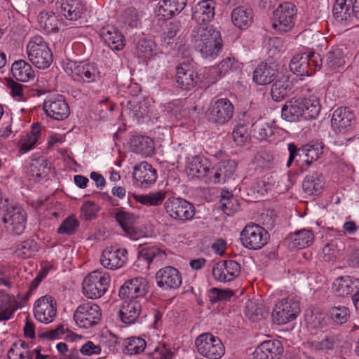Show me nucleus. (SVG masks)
<instances>
[{
  "label": "nucleus",
  "mask_w": 359,
  "mask_h": 359,
  "mask_svg": "<svg viewBox=\"0 0 359 359\" xmlns=\"http://www.w3.org/2000/svg\"><path fill=\"white\" fill-rule=\"evenodd\" d=\"M231 21L238 28L245 29L252 22L253 15L251 9L244 6H238L231 12Z\"/></svg>",
  "instance_id": "nucleus-37"
},
{
  "label": "nucleus",
  "mask_w": 359,
  "mask_h": 359,
  "mask_svg": "<svg viewBox=\"0 0 359 359\" xmlns=\"http://www.w3.org/2000/svg\"><path fill=\"white\" fill-rule=\"evenodd\" d=\"M233 294L234 292L229 289L213 287L208 291L209 299L212 303L229 300Z\"/></svg>",
  "instance_id": "nucleus-59"
},
{
  "label": "nucleus",
  "mask_w": 359,
  "mask_h": 359,
  "mask_svg": "<svg viewBox=\"0 0 359 359\" xmlns=\"http://www.w3.org/2000/svg\"><path fill=\"white\" fill-rule=\"evenodd\" d=\"M63 15L69 20H76L86 11V6L81 0H64L61 4Z\"/></svg>",
  "instance_id": "nucleus-33"
},
{
  "label": "nucleus",
  "mask_w": 359,
  "mask_h": 359,
  "mask_svg": "<svg viewBox=\"0 0 359 359\" xmlns=\"http://www.w3.org/2000/svg\"><path fill=\"white\" fill-rule=\"evenodd\" d=\"M244 312L250 320L255 321L264 318L266 310L262 303L250 299L245 303Z\"/></svg>",
  "instance_id": "nucleus-47"
},
{
  "label": "nucleus",
  "mask_w": 359,
  "mask_h": 359,
  "mask_svg": "<svg viewBox=\"0 0 359 359\" xmlns=\"http://www.w3.org/2000/svg\"><path fill=\"white\" fill-rule=\"evenodd\" d=\"M41 135V128L39 124L34 123L29 133L21 136L18 143L20 151L22 154L33 149Z\"/></svg>",
  "instance_id": "nucleus-34"
},
{
  "label": "nucleus",
  "mask_w": 359,
  "mask_h": 359,
  "mask_svg": "<svg viewBox=\"0 0 359 359\" xmlns=\"http://www.w3.org/2000/svg\"><path fill=\"white\" fill-rule=\"evenodd\" d=\"M278 69L274 62H262L255 69L252 81L257 85H268L278 77Z\"/></svg>",
  "instance_id": "nucleus-22"
},
{
  "label": "nucleus",
  "mask_w": 359,
  "mask_h": 359,
  "mask_svg": "<svg viewBox=\"0 0 359 359\" xmlns=\"http://www.w3.org/2000/svg\"><path fill=\"white\" fill-rule=\"evenodd\" d=\"M166 214L171 219L184 224L194 218L196 208L193 203L180 197H170L163 203Z\"/></svg>",
  "instance_id": "nucleus-5"
},
{
  "label": "nucleus",
  "mask_w": 359,
  "mask_h": 359,
  "mask_svg": "<svg viewBox=\"0 0 359 359\" xmlns=\"http://www.w3.org/2000/svg\"><path fill=\"white\" fill-rule=\"evenodd\" d=\"M79 226V222L74 216H69L60 224L57 233L72 235L75 233Z\"/></svg>",
  "instance_id": "nucleus-61"
},
{
  "label": "nucleus",
  "mask_w": 359,
  "mask_h": 359,
  "mask_svg": "<svg viewBox=\"0 0 359 359\" xmlns=\"http://www.w3.org/2000/svg\"><path fill=\"white\" fill-rule=\"evenodd\" d=\"M111 281L107 272L95 270L88 273L83 281V293L89 299H97L107 291Z\"/></svg>",
  "instance_id": "nucleus-4"
},
{
  "label": "nucleus",
  "mask_w": 359,
  "mask_h": 359,
  "mask_svg": "<svg viewBox=\"0 0 359 359\" xmlns=\"http://www.w3.org/2000/svg\"><path fill=\"white\" fill-rule=\"evenodd\" d=\"M69 76L76 81L95 82L100 78V72L95 63H69Z\"/></svg>",
  "instance_id": "nucleus-14"
},
{
  "label": "nucleus",
  "mask_w": 359,
  "mask_h": 359,
  "mask_svg": "<svg viewBox=\"0 0 359 359\" xmlns=\"http://www.w3.org/2000/svg\"><path fill=\"white\" fill-rule=\"evenodd\" d=\"M27 53L29 60L38 69H47L53 62V53L47 42L39 35L30 39Z\"/></svg>",
  "instance_id": "nucleus-2"
},
{
  "label": "nucleus",
  "mask_w": 359,
  "mask_h": 359,
  "mask_svg": "<svg viewBox=\"0 0 359 359\" xmlns=\"http://www.w3.org/2000/svg\"><path fill=\"white\" fill-rule=\"evenodd\" d=\"M324 144L322 142H316L313 144H307L302 147V155H304V163L310 165L316 161L323 153Z\"/></svg>",
  "instance_id": "nucleus-46"
},
{
  "label": "nucleus",
  "mask_w": 359,
  "mask_h": 359,
  "mask_svg": "<svg viewBox=\"0 0 359 359\" xmlns=\"http://www.w3.org/2000/svg\"><path fill=\"white\" fill-rule=\"evenodd\" d=\"M136 52L139 57L150 58L158 53L156 43L149 39H140L136 43Z\"/></svg>",
  "instance_id": "nucleus-45"
},
{
  "label": "nucleus",
  "mask_w": 359,
  "mask_h": 359,
  "mask_svg": "<svg viewBox=\"0 0 359 359\" xmlns=\"http://www.w3.org/2000/svg\"><path fill=\"white\" fill-rule=\"evenodd\" d=\"M330 318L337 325H341L347 322L349 318V310L344 306L332 307L330 311Z\"/></svg>",
  "instance_id": "nucleus-55"
},
{
  "label": "nucleus",
  "mask_w": 359,
  "mask_h": 359,
  "mask_svg": "<svg viewBox=\"0 0 359 359\" xmlns=\"http://www.w3.org/2000/svg\"><path fill=\"white\" fill-rule=\"evenodd\" d=\"M148 292V283L142 277L126 280L119 290V297L126 300H137Z\"/></svg>",
  "instance_id": "nucleus-16"
},
{
  "label": "nucleus",
  "mask_w": 359,
  "mask_h": 359,
  "mask_svg": "<svg viewBox=\"0 0 359 359\" xmlns=\"http://www.w3.org/2000/svg\"><path fill=\"white\" fill-rule=\"evenodd\" d=\"M358 280L351 276L337 278L332 284V289L339 296H346L355 292Z\"/></svg>",
  "instance_id": "nucleus-38"
},
{
  "label": "nucleus",
  "mask_w": 359,
  "mask_h": 359,
  "mask_svg": "<svg viewBox=\"0 0 359 359\" xmlns=\"http://www.w3.org/2000/svg\"><path fill=\"white\" fill-rule=\"evenodd\" d=\"M315 238V236L311 229H303L290 233L287 240L291 248H304L310 246Z\"/></svg>",
  "instance_id": "nucleus-32"
},
{
  "label": "nucleus",
  "mask_w": 359,
  "mask_h": 359,
  "mask_svg": "<svg viewBox=\"0 0 359 359\" xmlns=\"http://www.w3.org/2000/svg\"><path fill=\"white\" fill-rule=\"evenodd\" d=\"M56 313V303L51 296H43L35 302L34 315L39 322L50 323L53 321Z\"/></svg>",
  "instance_id": "nucleus-17"
},
{
  "label": "nucleus",
  "mask_w": 359,
  "mask_h": 359,
  "mask_svg": "<svg viewBox=\"0 0 359 359\" xmlns=\"http://www.w3.org/2000/svg\"><path fill=\"white\" fill-rule=\"evenodd\" d=\"M8 357L9 359H33L34 350H21L18 344H13L8 351Z\"/></svg>",
  "instance_id": "nucleus-62"
},
{
  "label": "nucleus",
  "mask_w": 359,
  "mask_h": 359,
  "mask_svg": "<svg viewBox=\"0 0 359 359\" xmlns=\"http://www.w3.org/2000/svg\"><path fill=\"white\" fill-rule=\"evenodd\" d=\"M126 353L130 355L139 354L146 348V341L141 337H132L124 342Z\"/></svg>",
  "instance_id": "nucleus-53"
},
{
  "label": "nucleus",
  "mask_w": 359,
  "mask_h": 359,
  "mask_svg": "<svg viewBox=\"0 0 359 359\" xmlns=\"http://www.w3.org/2000/svg\"><path fill=\"white\" fill-rule=\"evenodd\" d=\"M354 115L348 108L340 107L337 109L332 114V126L335 131L343 133L351 127Z\"/></svg>",
  "instance_id": "nucleus-27"
},
{
  "label": "nucleus",
  "mask_w": 359,
  "mask_h": 359,
  "mask_svg": "<svg viewBox=\"0 0 359 359\" xmlns=\"http://www.w3.org/2000/svg\"><path fill=\"white\" fill-rule=\"evenodd\" d=\"M297 15L296 6L291 2H285L273 11L272 27L278 33H285L292 29Z\"/></svg>",
  "instance_id": "nucleus-10"
},
{
  "label": "nucleus",
  "mask_w": 359,
  "mask_h": 359,
  "mask_svg": "<svg viewBox=\"0 0 359 359\" xmlns=\"http://www.w3.org/2000/svg\"><path fill=\"white\" fill-rule=\"evenodd\" d=\"M43 109L46 114L57 121L64 120L69 114V107L62 96H50L45 100Z\"/></svg>",
  "instance_id": "nucleus-20"
},
{
  "label": "nucleus",
  "mask_w": 359,
  "mask_h": 359,
  "mask_svg": "<svg viewBox=\"0 0 359 359\" xmlns=\"http://www.w3.org/2000/svg\"><path fill=\"white\" fill-rule=\"evenodd\" d=\"M299 313V302L294 297L288 296L276 303L272 312V320L275 324L284 325L295 320Z\"/></svg>",
  "instance_id": "nucleus-8"
},
{
  "label": "nucleus",
  "mask_w": 359,
  "mask_h": 359,
  "mask_svg": "<svg viewBox=\"0 0 359 359\" xmlns=\"http://www.w3.org/2000/svg\"><path fill=\"white\" fill-rule=\"evenodd\" d=\"M50 168L44 160H39L29 165V175L34 180L39 181L45 179L50 172Z\"/></svg>",
  "instance_id": "nucleus-51"
},
{
  "label": "nucleus",
  "mask_w": 359,
  "mask_h": 359,
  "mask_svg": "<svg viewBox=\"0 0 359 359\" xmlns=\"http://www.w3.org/2000/svg\"><path fill=\"white\" fill-rule=\"evenodd\" d=\"M157 285L165 290H175L182 284L180 272L173 266H165L156 273Z\"/></svg>",
  "instance_id": "nucleus-18"
},
{
  "label": "nucleus",
  "mask_w": 359,
  "mask_h": 359,
  "mask_svg": "<svg viewBox=\"0 0 359 359\" xmlns=\"http://www.w3.org/2000/svg\"><path fill=\"white\" fill-rule=\"evenodd\" d=\"M323 64L320 55L314 52L297 54L290 63V70L299 76H311L320 69Z\"/></svg>",
  "instance_id": "nucleus-7"
},
{
  "label": "nucleus",
  "mask_w": 359,
  "mask_h": 359,
  "mask_svg": "<svg viewBox=\"0 0 359 359\" xmlns=\"http://www.w3.org/2000/svg\"><path fill=\"white\" fill-rule=\"evenodd\" d=\"M333 17L340 23L352 22L354 19L352 0H336L332 8Z\"/></svg>",
  "instance_id": "nucleus-28"
},
{
  "label": "nucleus",
  "mask_w": 359,
  "mask_h": 359,
  "mask_svg": "<svg viewBox=\"0 0 359 359\" xmlns=\"http://www.w3.org/2000/svg\"><path fill=\"white\" fill-rule=\"evenodd\" d=\"M2 222L9 234L20 236L26 228L27 213L21 207H11L2 217Z\"/></svg>",
  "instance_id": "nucleus-12"
},
{
  "label": "nucleus",
  "mask_w": 359,
  "mask_h": 359,
  "mask_svg": "<svg viewBox=\"0 0 359 359\" xmlns=\"http://www.w3.org/2000/svg\"><path fill=\"white\" fill-rule=\"evenodd\" d=\"M119 343L117 337L111 332L102 334L100 339L101 349H104L106 353L118 351Z\"/></svg>",
  "instance_id": "nucleus-52"
},
{
  "label": "nucleus",
  "mask_w": 359,
  "mask_h": 359,
  "mask_svg": "<svg viewBox=\"0 0 359 359\" xmlns=\"http://www.w3.org/2000/svg\"><path fill=\"white\" fill-rule=\"evenodd\" d=\"M99 205L93 201L85 202L81 208L82 216L86 220L93 219L99 211Z\"/></svg>",
  "instance_id": "nucleus-64"
},
{
  "label": "nucleus",
  "mask_w": 359,
  "mask_h": 359,
  "mask_svg": "<svg viewBox=\"0 0 359 359\" xmlns=\"http://www.w3.org/2000/svg\"><path fill=\"white\" fill-rule=\"evenodd\" d=\"M187 5V0H161L156 9L157 15L170 19L181 13Z\"/></svg>",
  "instance_id": "nucleus-25"
},
{
  "label": "nucleus",
  "mask_w": 359,
  "mask_h": 359,
  "mask_svg": "<svg viewBox=\"0 0 359 359\" xmlns=\"http://www.w3.org/2000/svg\"><path fill=\"white\" fill-rule=\"evenodd\" d=\"M191 42L203 57L215 58L223 47L220 32L213 25H197L191 31Z\"/></svg>",
  "instance_id": "nucleus-1"
},
{
  "label": "nucleus",
  "mask_w": 359,
  "mask_h": 359,
  "mask_svg": "<svg viewBox=\"0 0 359 359\" xmlns=\"http://www.w3.org/2000/svg\"><path fill=\"white\" fill-rule=\"evenodd\" d=\"M133 177L137 187L146 189L156 182L157 172L151 164L144 161L134 167Z\"/></svg>",
  "instance_id": "nucleus-21"
},
{
  "label": "nucleus",
  "mask_w": 359,
  "mask_h": 359,
  "mask_svg": "<svg viewBox=\"0 0 359 359\" xmlns=\"http://www.w3.org/2000/svg\"><path fill=\"white\" fill-rule=\"evenodd\" d=\"M325 182L321 173L315 172L305 177L302 182L304 191L309 195L318 194L324 187Z\"/></svg>",
  "instance_id": "nucleus-36"
},
{
  "label": "nucleus",
  "mask_w": 359,
  "mask_h": 359,
  "mask_svg": "<svg viewBox=\"0 0 359 359\" xmlns=\"http://www.w3.org/2000/svg\"><path fill=\"white\" fill-rule=\"evenodd\" d=\"M186 170L189 176L196 177L206 184L219 183L216 176L218 175L216 166H212L206 159L198 156L188 158Z\"/></svg>",
  "instance_id": "nucleus-3"
},
{
  "label": "nucleus",
  "mask_w": 359,
  "mask_h": 359,
  "mask_svg": "<svg viewBox=\"0 0 359 359\" xmlns=\"http://www.w3.org/2000/svg\"><path fill=\"white\" fill-rule=\"evenodd\" d=\"M290 90V81L286 76H282L280 78L276 79L271 86V97L273 100L279 102L287 95Z\"/></svg>",
  "instance_id": "nucleus-44"
},
{
  "label": "nucleus",
  "mask_w": 359,
  "mask_h": 359,
  "mask_svg": "<svg viewBox=\"0 0 359 359\" xmlns=\"http://www.w3.org/2000/svg\"><path fill=\"white\" fill-rule=\"evenodd\" d=\"M302 101L304 106L302 107L304 112V119H315L319 115L320 111V104L319 99L314 95H309L308 96L299 97Z\"/></svg>",
  "instance_id": "nucleus-39"
},
{
  "label": "nucleus",
  "mask_w": 359,
  "mask_h": 359,
  "mask_svg": "<svg viewBox=\"0 0 359 359\" xmlns=\"http://www.w3.org/2000/svg\"><path fill=\"white\" fill-rule=\"evenodd\" d=\"M166 194L167 192L165 191L161 190L147 195L140 196L138 201L143 205L157 206L163 203Z\"/></svg>",
  "instance_id": "nucleus-54"
},
{
  "label": "nucleus",
  "mask_w": 359,
  "mask_h": 359,
  "mask_svg": "<svg viewBox=\"0 0 359 359\" xmlns=\"http://www.w3.org/2000/svg\"><path fill=\"white\" fill-rule=\"evenodd\" d=\"M240 68L241 64L234 57H226L219 62L217 69L219 76L221 77L230 71H236Z\"/></svg>",
  "instance_id": "nucleus-57"
},
{
  "label": "nucleus",
  "mask_w": 359,
  "mask_h": 359,
  "mask_svg": "<svg viewBox=\"0 0 359 359\" xmlns=\"http://www.w3.org/2000/svg\"><path fill=\"white\" fill-rule=\"evenodd\" d=\"M217 171L216 175L219 180V183H225L234 174L237 164L235 161H224L215 165Z\"/></svg>",
  "instance_id": "nucleus-49"
},
{
  "label": "nucleus",
  "mask_w": 359,
  "mask_h": 359,
  "mask_svg": "<svg viewBox=\"0 0 359 359\" xmlns=\"http://www.w3.org/2000/svg\"><path fill=\"white\" fill-rule=\"evenodd\" d=\"M128 106L129 115L136 118L138 122L140 118H144L149 114V106L144 100L133 99L129 101Z\"/></svg>",
  "instance_id": "nucleus-50"
},
{
  "label": "nucleus",
  "mask_w": 359,
  "mask_h": 359,
  "mask_svg": "<svg viewBox=\"0 0 359 359\" xmlns=\"http://www.w3.org/2000/svg\"><path fill=\"white\" fill-rule=\"evenodd\" d=\"M345 65L344 53L343 48L333 47L330 50L325 57V67L327 70L334 71Z\"/></svg>",
  "instance_id": "nucleus-42"
},
{
  "label": "nucleus",
  "mask_w": 359,
  "mask_h": 359,
  "mask_svg": "<svg viewBox=\"0 0 359 359\" xmlns=\"http://www.w3.org/2000/svg\"><path fill=\"white\" fill-rule=\"evenodd\" d=\"M37 23L40 29L46 33H53L59 30L61 21L53 11L43 10L37 15Z\"/></svg>",
  "instance_id": "nucleus-31"
},
{
  "label": "nucleus",
  "mask_w": 359,
  "mask_h": 359,
  "mask_svg": "<svg viewBox=\"0 0 359 359\" xmlns=\"http://www.w3.org/2000/svg\"><path fill=\"white\" fill-rule=\"evenodd\" d=\"M123 300L118 312L120 319L126 324L134 323L141 313V304L139 300Z\"/></svg>",
  "instance_id": "nucleus-30"
},
{
  "label": "nucleus",
  "mask_w": 359,
  "mask_h": 359,
  "mask_svg": "<svg viewBox=\"0 0 359 359\" xmlns=\"http://www.w3.org/2000/svg\"><path fill=\"white\" fill-rule=\"evenodd\" d=\"M11 72L16 80L22 82L29 81L34 76L32 66L22 60L15 61L12 65Z\"/></svg>",
  "instance_id": "nucleus-41"
},
{
  "label": "nucleus",
  "mask_w": 359,
  "mask_h": 359,
  "mask_svg": "<svg viewBox=\"0 0 359 359\" xmlns=\"http://www.w3.org/2000/svg\"><path fill=\"white\" fill-rule=\"evenodd\" d=\"M15 309L7 295L0 294V321L9 320Z\"/></svg>",
  "instance_id": "nucleus-58"
},
{
  "label": "nucleus",
  "mask_w": 359,
  "mask_h": 359,
  "mask_svg": "<svg viewBox=\"0 0 359 359\" xmlns=\"http://www.w3.org/2000/svg\"><path fill=\"white\" fill-rule=\"evenodd\" d=\"M196 352L208 359H219L225 351L221 339L211 333L201 334L195 339Z\"/></svg>",
  "instance_id": "nucleus-6"
},
{
  "label": "nucleus",
  "mask_w": 359,
  "mask_h": 359,
  "mask_svg": "<svg viewBox=\"0 0 359 359\" xmlns=\"http://www.w3.org/2000/svg\"><path fill=\"white\" fill-rule=\"evenodd\" d=\"M133 151L147 156L154 153V146L152 139L147 136L136 135L130 139Z\"/></svg>",
  "instance_id": "nucleus-35"
},
{
  "label": "nucleus",
  "mask_w": 359,
  "mask_h": 359,
  "mask_svg": "<svg viewBox=\"0 0 359 359\" xmlns=\"http://www.w3.org/2000/svg\"><path fill=\"white\" fill-rule=\"evenodd\" d=\"M37 251V243L33 239H27L16 245L14 255L18 257L26 259L34 255Z\"/></svg>",
  "instance_id": "nucleus-48"
},
{
  "label": "nucleus",
  "mask_w": 359,
  "mask_h": 359,
  "mask_svg": "<svg viewBox=\"0 0 359 359\" xmlns=\"http://www.w3.org/2000/svg\"><path fill=\"white\" fill-rule=\"evenodd\" d=\"M115 218L127 234L132 236L135 233V225L139 219L137 215L124 210H119L116 213Z\"/></svg>",
  "instance_id": "nucleus-40"
},
{
  "label": "nucleus",
  "mask_w": 359,
  "mask_h": 359,
  "mask_svg": "<svg viewBox=\"0 0 359 359\" xmlns=\"http://www.w3.org/2000/svg\"><path fill=\"white\" fill-rule=\"evenodd\" d=\"M212 273L216 280L229 282L239 276L241 266L234 260L219 262L214 265Z\"/></svg>",
  "instance_id": "nucleus-19"
},
{
  "label": "nucleus",
  "mask_w": 359,
  "mask_h": 359,
  "mask_svg": "<svg viewBox=\"0 0 359 359\" xmlns=\"http://www.w3.org/2000/svg\"><path fill=\"white\" fill-rule=\"evenodd\" d=\"M121 20L125 25L131 27L137 26L139 14L137 9L133 6L124 9L121 15Z\"/></svg>",
  "instance_id": "nucleus-60"
},
{
  "label": "nucleus",
  "mask_w": 359,
  "mask_h": 359,
  "mask_svg": "<svg viewBox=\"0 0 359 359\" xmlns=\"http://www.w3.org/2000/svg\"><path fill=\"white\" fill-rule=\"evenodd\" d=\"M302 101L299 97H292L287 101L283 106L281 116L283 119L290 122L298 121L300 118L304 119V112L302 107Z\"/></svg>",
  "instance_id": "nucleus-26"
},
{
  "label": "nucleus",
  "mask_w": 359,
  "mask_h": 359,
  "mask_svg": "<svg viewBox=\"0 0 359 359\" xmlns=\"http://www.w3.org/2000/svg\"><path fill=\"white\" fill-rule=\"evenodd\" d=\"M99 34L104 43L111 50H120L123 48L124 36L114 26L108 25L102 27Z\"/></svg>",
  "instance_id": "nucleus-24"
},
{
  "label": "nucleus",
  "mask_w": 359,
  "mask_h": 359,
  "mask_svg": "<svg viewBox=\"0 0 359 359\" xmlns=\"http://www.w3.org/2000/svg\"><path fill=\"white\" fill-rule=\"evenodd\" d=\"M261 349L265 351L272 358L280 355L283 351V347L279 340H268L261 344Z\"/></svg>",
  "instance_id": "nucleus-56"
},
{
  "label": "nucleus",
  "mask_w": 359,
  "mask_h": 359,
  "mask_svg": "<svg viewBox=\"0 0 359 359\" xmlns=\"http://www.w3.org/2000/svg\"><path fill=\"white\" fill-rule=\"evenodd\" d=\"M101 316L102 313L100 306L89 302L77 307L74 314V319L79 327L90 328L100 321Z\"/></svg>",
  "instance_id": "nucleus-11"
},
{
  "label": "nucleus",
  "mask_w": 359,
  "mask_h": 359,
  "mask_svg": "<svg viewBox=\"0 0 359 359\" xmlns=\"http://www.w3.org/2000/svg\"><path fill=\"white\" fill-rule=\"evenodd\" d=\"M198 79L197 72L187 65L177 67L176 82L182 89L191 90L196 86Z\"/></svg>",
  "instance_id": "nucleus-29"
},
{
  "label": "nucleus",
  "mask_w": 359,
  "mask_h": 359,
  "mask_svg": "<svg viewBox=\"0 0 359 359\" xmlns=\"http://www.w3.org/2000/svg\"><path fill=\"white\" fill-rule=\"evenodd\" d=\"M253 127L254 135L259 140H266L273 135V128L268 123H256Z\"/></svg>",
  "instance_id": "nucleus-63"
},
{
  "label": "nucleus",
  "mask_w": 359,
  "mask_h": 359,
  "mask_svg": "<svg viewBox=\"0 0 359 359\" xmlns=\"http://www.w3.org/2000/svg\"><path fill=\"white\" fill-rule=\"evenodd\" d=\"M208 111V118L211 122L223 125L233 117L234 107L229 100L219 98L212 101Z\"/></svg>",
  "instance_id": "nucleus-13"
},
{
  "label": "nucleus",
  "mask_w": 359,
  "mask_h": 359,
  "mask_svg": "<svg viewBox=\"0 0 359 359\" xmlns=\"http://www.w3.org/2000/svg\"><path fill=\"white\" fill-rule=\"evenodd\" d=\"M270 238L269 232L262 226L250 223L240 234L242 245L248 250H258L265 246Z\"/></svg>",
  "instance_id": "nucleus-9"
},
{
  "label": "nucleus",
  "mask_w": 359,
  "mask_h": 359,
  "mask_svg": "<svg viewBox=\"0 0 359 359\" xmlns=\"http://www.w3.org/2000/svg\"><path fill=\"white\" fill-rule=\"evenodd\" d=\"M128 250L117 247L106 248L100 257V263L106 269L116 270L125 266L128 260Z\"/></svg>",
  "instance_id": "nucleus-15"
},
{
  "label": "nucleus",
  "mask_w": 359,
  "mask_h": 359,
  "mask_svg": "<svg viewBox=\"0 0 359 359\" xmlns=\"http://www.w3.org/2000/svg\"><path fill=\"white\" fill-rule=\"evenodd\" d=\"M166 257L165 252L156 246L143 247L139 251L138 259L146 261L148 266L152 262H161Z\"/></svg>",
  "instance_id": "nucleus-43"
},
{
  "label": "nucleus",
  "mask_w": 359,
  "mask_h": 359,
  "mask_svg": "<svg viewBox=\"0 0 359 359\" xmlns=\"http://www.w3.org/2000/svg\"><path fill=\"white\" fill-rule=\"evenodd\" d=\"M216 4L213 0H203L198 2L193 8L192 19L198 25H206L215 17Z\"/></svg>",
  "instance_id": "nucleus-23"
}]
</instances>
